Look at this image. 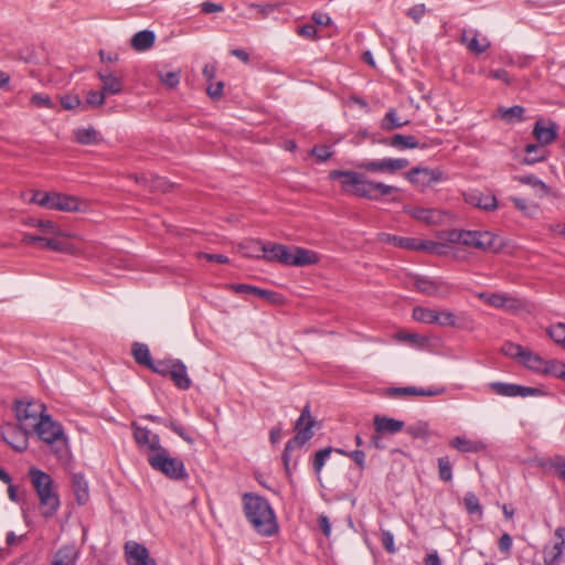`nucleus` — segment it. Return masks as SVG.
<instances>
[{"label":"nucleus","instance_id":"f257e3e1","mask_svg":"<svg viewBox=\"0 0 565 565\" xmlns=\"http://www.w3.org/2000/svg\"><path fill=\"white\" fill-rule=\"evenodd\" d=\"M329 178L341 180V188L344 192L370 201H380L382 196L399 192L397 186L371 180L356 171L332 170Z\"/></svg>","mask_w":565,"mask_h":565},{"label":"nucleus","instance_id":"f03ea898","mask_svg":"<svg viewBox=\"0 0 565 565\" xmlns=\"http://www.w3.org/2000/svg\"><path fill=\"white\" fill-rule=\"evenodd\" d=\"M243 512L253 529L262 536H273L278 532L276 514L267 499L246 492L242 497Z\"/></svg>","mask_w":565,"mask_h":565},{"label":"nucleus","instance_id":"7ed1b4c3","mask_svg":"<svg viewBox=\"0 0 565 565\" xmlns=\"http://www.w3.org/2000/svg\"><path fill=\"white\" fill-rule=\"evenodd\" d=\"M263 259L286 266L303 267L317 264L319 256L316 252L298 246L288 247L282 244L265 242Z\"/></svg>","mask_w":565,"mask_h":565},{"label":"nucleus","instance_id":"20e7f679","mask_svg":"<svg viewBox=\"0 0 565 565\" xmlns=\"http://www.w3.org/2000/svg\"><path fill=\"white\" fill-rule=\"evenodd\" d=\"M29 477L39 497L42 515L44 518H52L60 508V498L54 488L52 477L35 467L30 468Z\"/></svg>","mask_w":565,"mask_h":565},{"label":"nucleus","instance_id":"39448f33","mask_svg":"<svg viewBox=\"0 0 565 565\" xmlns=\"http://www.w3.org/2000/svg\"><path fill=\"white\" fill-rule=\"evenodd\" d=\"M31 434H36L39 439L51 446V449L57 457H62L66 451V436L62 425L46 415L40 420Z\"/></svg>","mask_w":565,"mask_h":565},{"label":"nucleus","instance_id":"423d86ee","mask_svg":"<svg viewBox=\"0 0 565 565\" xmlns=\"http://www.w3.org/2000/svg\"><path fill=\"white\" fill-rule=\"evenodd\" d=\"M149 466L171 480H184L188 472L181 459L172 457L164 447L159 452L149 454L147 457Z\"/></svg>","mask_w":565,"mask_h":565},{"label":"nucleus","instance_id":"0eeeda50","mask_svg":"<svg viewBox=\"0 0 565 565\" xmlns=\"http://www.w3.org/2000/svg\"><path fill=\"white\" fill-rule=\"evenodd\" d=\"M14 412L18 426L30 433L40 420L49 415L46 406L39 401H18L14 403Z\"/></svg>","mask_w":565,"mask_h":565},{"label":"nucleus","instance_id":"6e6552de","mask_svg":"<svg viewBox=\"0 0 565 565\" xmlns=\"http://www.w3.org/2000/svg\"><path fill=\"white\" fill-rule=\"evenodd\" d=\"M405 158H384L379 160H363L355 163L356 168L372 173H395L408 167Z\"/></svg>","mask_w":565,"mask_h":565},{"label":"nucleus","instance_id":"1a4fd4ad","mask_svg":"<svg viewBox=\"0 0 565 565\" xmlns=\"http://www.w3.org/2000/svg\"><path fill=\"white\" fill-rule=\"evenodd\" d=\"M405 179L416 186L428 188L444 181L446 175L440 169L414 167L405 173Z\"/></svg>","mask_w":565,"mask_h":565},{"label":"nucleus","instance_id":"9d476101","mask_svg":"<svg viewBox=\"0 0 565 565\" xmlns=\"http://www.w3.org/2000/svg\"><path fill=\"white\" fill-rule=\"evenodd\" d=\"M134 429V438L139 448L149 454L159 452L164 447L161 445V440L158 434L152 433L146 427L139 426L136 422L131 424Z\"/></svg>","mask_w":565,"mask_h":565},{"label":"nucleus","instance_id":"9b49d317","mask_svg":"<svg viewBox=\"0 0 565 565\" xmlns=\"http://www.w3.org/2000/svg\"><path fill=\"white\" fill-rule=\"evenodd\" d=\"M491 391L501 396L508 397H527V396H541L544 395V392L537 387L522 386L519 384L503 383V382H492L489 384Z\"/></svg>","mask_w":565,"mask_h":565},{"label":"nucleus","instance_id":"f8f14e48","mask_svg":"<svg viewBox=\"0 0 565 565\" xmlns=\"http://www.w3.org/2000/svg\"><path fill=\"white\" fill-rule=\"evenodd\" d=\"M415 287L419 292L429 297L446 298L451 292V286L448 282L428 277H417Z\"/></svg>","mask_w":565,"mask_h":565},{"label":"nucleus","instance_id":"ddd939ff","mask_svg":"<svg viewBox=\"0 0 565 565\" xmlns=\"http://www.w3.org/2000/svg\"><path fill=\"white\" fill-rule=\"evenodd\" d=\"M312 436L313 431H310L309 427H305V429L297 433L291 439L287 441L281 456L284 468L287 475H291L292 470L296 468V462L291 465V451L296 448L302 447L312 438Z\"/></svg>","mask_w":565,"mask_h":565},{"label":"nucleus","instance_id":"4468645a","mask_svg":"<svg viewBox=\"0 0 565 565\" xmlns=\"http://www.w3.org/2000/svg\"><path fill=\"white\" fill-rule=\"evenodd\" d=\"M30 434V431H26L20 426L12 424H8L2 428L3 440L18 452H23L26 450Z\"/></svg>","mask_w":565,"mask_h":565},{"label":"nucleus","instance_id":"2eb2a0df","mask_svg":"<svg viewBox=\"0 0 565 565\" xmlns=\"http://www.w3.org/2000/svg\"><path fill=\"white\" fill-rule=\"evenodd\" d=\"M22 243L28 246H39L43 249H50L60 253H64L70 249V244L58 239L57 236L45 237L40 235L24 234L22 237Z\"/></svg>","mask_w":565,"mask_h":565},{"label":"nucleus","instance_id":"dca6fc26","mask_svg":"<svg viewBox=\"0 0 565 565\" xmlns=\"http://www.w3.org/2000/svg\"><path fill=\"white\" fill-rule=\"evenodd\" d=\"M126 561L128 565H157L150 557L147 547L137 542H127L125 545Z\"/></svg>","mask_w":565,"mask_h":565},{"label":"nucleus","instance_id":"f3484780","mask_svg":"<svg viewBox=\"0 0 565 565\" xmlns=\"http://www.w3.org/2000/svg\"><path fill=\"white\" fill-rule=\"evenodd\" d=\"M465 202L471 206L484 210L494 211L498 207L497 199L493 194L481 192L479 190H472L463 194Z\"/></svg>","mask_w":565,"mask_h":565},{"label":"nucleus","instance_id":"a211bd4d","mask_svg":"<svg viewBox=\"0 0 565 565\" xmlns=\"http://www.w3.org/2000/svg\"><path fill=\"white\" fill-rule=\"evenodd\" d=\"M445 387L439 388H422L416 386L391 387L387 394L391 397L399 396H437L445 393Z\"/></svg>","mask_w":565,"mask_h":565},{"label":"nucleus","instance_id":"6ab92c4d","mask_svg":"<svg viewBox=\"0 0 565 565\" xmlns=\"http://www.w3.org/2000/svg\"><path fill=\"white\" fill-rule=\"evenodd\" d=\"M408 214L420 222H424L428 225H436L444 222L445 213L434 209H425V207H412L408 210Z\"/></svg>","mask_w":565,"mask_h":565},{"label":"nucleus","instance_id":"aec40b11","mask_svg":"<svg viewBox=\"0 0 565 565\" xmlns=\"http://www.w3.org/2000/svg\"><path fill=\"white\" fill-rule=\"evenodd\" d=\"M136 182L151 192H167L171 186L164 178L152 173L137 174Z\"/></svg>","mask_w":565,"mask_h":565},{"label":"nucleus","instance_id":"412c9836","mask_svg":"<svg viewBox=\"0 0 565 565\" xmlns=\"http://www.w3.org/2000/svg\"><path fill=\"white\" fill-rule=\"evenodd\" d=\"M533 135L541 146L550 145L557 137V126L552 121L548 126H545L544 121L540 119L534 125Z\"/></svg>","mask_w":565,"mask_h":565},{"label":"nucleus","instance_id":"4be33fe9","mask_svg":"<svg viewBox=\"0 0 565 565\" xmlns=\"http://www.w3.org/2000/svg\"><path fill=\"white\" fill-rule=\"evenodd\" d=\"M50 210L75 212L79 210V203L75 196L53 192Z\"/></svg>","mask_w":565,"mask_h":565},{"label":"nucleus","instance_id":"5701e85b","mask_svg":"<svg viewBox=\"0 0 565 565\" xmlns=\"http://www.w3.org/2000/svg\"><path fill=\"white\" fill-rule=\"evenodd\" d=\"M502 247L500 237L491 232L478 231L477 239L475 242V248L484 252H497Z\"/></svg>","mask_w":565,"mask_h":565},{"label":"nucleus","instance_id":"b1692460","mask_svg":"<svg viewBox=\"0 0 565 565\" xmlns=\"http://www.w3.org/2000/svg\"><path fill=\"white\" fill-rule=\"evenodd\" d=\"M404 422L387 416L376 415L374 417V428L376 434H396L404 428Z\"/></svg>","mask_w":565,"mask_h":565},{"label":"nucleus","instance_id":"393cba45","mask_svg":"<svg viewBox=\"0 0 565 565\" xmlns=\"http://www.w3.org/2000/svg\"><path fill=\"white\" fill-rule=\"evenodd\" d=\"M78 556L79 552L75 545H63L54 554L52 565H75Z\"/></svg>","mask_w":565,"mask_h":565},{"label":"nucleus","instance_id":"a878e982","mask_svg":"<svg viewBox=\"0 0 565 565\" xmlns=\"http://www.w3.org/2000/svg\"><path fill=\"white\" fill-rule=\"evenodd\" d=\"M156 41V34L150 30H142L137 32L130 40L131 47L137 52H145L150 50Z\"/></svg>","mask_w":565,"mask_h":565},{"label":"nucleus","instance_id":"bb28decb","mask_svg":"<svg viewBox=\"0 0 565 565\" xmlns=\"http://www.w3.org/2000/svg\"><path fill=\"white\" fill-rule=\"evenodd\" d=\"M387 145H390L393 148H396L398 150L404 149H415L420 148L425 149L427 148L426 143H420L416 137L414 136H406V135H394L392 138H390L388 141H386Z\"/></svg>","mask_w":565,"mask_h":565},{"label":"nucleus","instance_id":"cd10ccee","mask_svg":"<svg viewBox=\"0 0 565 565\" xmlns=\"http://www.w3.org/2000/svg\"><path fill=\"white\" fill-rule=\"evenodd\" d=\"M72 489L79 505H83L88 501V482L82 473H74L72 476Z\"/></svg>","mask_w":565,"mask_h":565},{"label":"nucleus","instance_id":"c85d7f7f","mask_svg":"<svg viewBox=\"0 0 565 565\" xmlns=\"http://www.w3.org/2000/svg\"><path fill=\"white\" fill-rule=\"evenodd\" d=\"M450 446L461 452H479L486 449V445L482 441L471 440L465 436L452 438Z\"/></svg>","mask_w":565,"mask_h":565},{"label":"nucleus","instance_id":"c756f323","mask_svg":"<svg viewBox=\"0 0 565 565\" xmlns=\"http://www.w3.org/2000/svg\"><path fill=\"white\" fill-rule=\"evenodd\" d=\"M170 377L180 390H188L191 386V380L186 373V366L179 360L174 361Z\"/></svg>","mask_w":565,"mask_h":565},{"label":"nucleus","instance_id":"7c9ffc66","mask_svg":"<svg viewBox=\"0 0 565 565\" xmlns=\"http://www.w3.org/2000/svg\"><path fill=\"white\" fill-rule=\"evenodd\" d=\"M131 354L139 365L145 367H152V358L149 347L145 343L134 342L131 348Z\"/></svg>","mask_w":565,"mask_h":565},{"label":"nucleus","instance_id":"2f4dec72","mask_svg":"<svg viewBox=\"0 0 565 565\" xmlns=\"http://www.w3.org/2000/svg\"><path fill=\"white\" fill-rule=\"evenodd\" d=\"M265 242L260 239H246L239 244V249L244 256L249 258L263 259Z\"/></svg>","mask_w":565,"mask_h":565},{"label":"nucleus","instance_id":"473e14b6","mask_svg":"<svg viewBox=\"0 0 565 565\" xmlns=\"http://www.w3.org/2000/svg\"><path fill=\"white\" fill-rule=\"evenodd\" d=\"M563 543L555 542L551 546H545L543 548V562L544 565H559L563 555Z\"/></svg>","mask_w":565,"mask_h":565},{"label":"nucleus","instance_id":"72a5a7b5","mask_svg":"<svg viewBox=\"0 0 565 565\" xmlns=\"http://www.w3.org/2000/svg\"><path fill=\"white\" fill-rule=\"evenodd\" d=\"M520 363L529 370H532L536 373H542L544 366L546 365V360L533 351L526 349Z\"/></svg>","mask_w":565,"mask_h":565},{"label":"nucleus","instance_id":"f704fd0d","mask_svg":"<svg viewBox=\"0 0 565 565\" xmlns=\"http://www.w3.org/2000/svg\"><path fill=\"white\" fill-rule=\"evenodd\" d=\"M75 141L81 145H95L103 140L94 128H78L74 131Z\"/></svg>","mask_w":565,"mask_h":565},{"label":"nucleus","instance_id":"c9c22d12","mask_svg":"<svg viewBox=\"0 0 565 565\" xmlns=\"http://www.w3.org/2000/svg\"><path fill=\"white\" fill-rule=\"evenodd\" d=\"M408 124V120L401 121L397 111L394 108L388 109V111L385 114L384 118L381 121V128L385 131H392L398 128H402L403 126H406Z\"/></svg>","mask_w":565,"mask_h":565},{"label":"nucleus","instance_id":"e433bc0d","mask_svg":"<svg viewBox=\"0 0 565 565\" xmlns=\"http://www.w3.org/2000/svg\"><path fill=\"white\" fill-rule=\"evenodd\" d=\"M103 85L99 90H89L86 95L85 105L89 107H98L104 103L106 96V76L99 73Z\"/></svg>","mask_w":565,"mask_h":565},{"label":"nucleus","instance_id":"4c0bfd02","mask_svg":"<svg viewBox=\"0 0 565 565\" xmlns=\"http://www.w3.org/2000/svg\"><path fill=\"white\" fill-rule=\"evenodd\" d=\"M513 179L522 184L530 185L533 189H539L542 192L541 195H546L550 192V188L546 185V183L534 174L515 175Z\"/></svg>","mask_w":565,"mask_h":565},{"label":"nucleus","instance_id":"58836bf2","mask_svg":"<svg viewBox=\"0 0 565 565\" xmlns=\"http://www.w3.org/2000/svg\"><path fill=\"white\" fill-rule=\"evenodd\" d=\"M383 241L386 243L393 244L397 247L411 249V250H415L417 247L416 246L417 239L411 238V237H402V236H396V235H392V234H383Z\"/></svg>","mask_w":565,"mask_h":565},{"label":"nucleus","instance_id":"ea45409f","mask_svg":"<svg viewBox=\"0 0 565 565\" xmlns=\"http://www.w3.org/2000/svg\"><path fill=\"white\" fill-rule=\"evenodd\" d=\"M462 43L466 44L469 51L481 54L486 52L490 47V42L487 38H483L482 40H478V38L475 35L471 39H469L466 34L462 35Z\"/></svg>","mask_w":565,"mask_h":565},{"label":"nucleus","instance_id":"a19ab883","mask_svg":"<svg viewBox=\"0 0 565 565\" xmlns=\"http://www.w3.org/2000/svg\"><path fill=\"white\" fill-rule=\"evenodd\" d=\"M413 318L418 322L434 324L438 319L437 310L425 307H415L413 309Z\"/></svg>","mask_w":565,"mask_h":565},{"label":"nucleus","instance_id":"79ce46f5","mask_svg":"<svg viewBox=\"0 0 565 565\" xmlns=\"http://www.w3.org/2000/svg\"><path fill=\"white\" fill-rule=\"evenodd\" d=\"M463 504L468 514H478L479 519L482 518L483 510L480 501L475 492L468 491L463 497Z\"/></svg>","mask_w":565,"mask_h":565},{"label":"nucleus","instance_id":"37998d69","mask_svg":"<svg viewBox=\"0 0 565 565\" xmlns=\"http://www.w3.org/2000/svg\"><path fill=\"white\" fill-rule=\"evenodd\" d=\"M500 114L502 119L508 122H521L524 119V108L519 105L509 108H501Z\"/></svg>","mask_w":565,"mask_h":565},{"label":"nucleus","instance_id":"c03bdc74","mask_svg":"<svg viewBox=\"0 0 565 565\" xmlns=\"http://www.w3.org/2000/svg\"><path fill=\"white\" fill-rule=\"evenodd\" d=\"M396 339L407 342L415 348H424L428 343V338L418 333L398 332Z\"/></svg>","mask_w":565,"mask_h":565},{"label":"nucleus","instance_id":"a18cd8bd","mask_svg":"<svg viewBox=\"0 0 565 565\" xmlns=\"http://www.w3.org/2000/svg\"><path fill=\"white\" fill-rule=\"evenodd\" d=\"M315 424L316 420L311 417L310 406L306 405L295 424V429L297 430V433H299L300 430L305 429V427H309L310 431H312V427L315 426Z\"/></svg>","mask_w":565,"mask_h":565},{"label":"nucleus","instance_id":"49530a36","mask_svg":"<svg viewBox=\"0 0 565 565\" xmlns=\"http://www.w3.org/2000/svg\"><path fill=\"white\" fill-rule=\"evenodd\" d=\"M416 246L417 247H416L415 250H426L428 253L437 254V255H441L446 250V245L445 244L439 243V242H434V241H419V239H417Z\"/></svg>","mask_w":565,"mask_h":565},{"label":"nucleus","instance_id":"de8ad7c7","mask_svg":"<svg viewBox=\"0 0 565 565\" xmlns=\"http://www.w3.org/2000/svg\"><path fill=\"white\" fill-rule=\"evenodd\" d=\"M525 348H523L522 345L518 344V343H513V342H505L502 347H501V352L511 358V359H515L518 360L519 362H521L522 358H523V354L525 352Z\"/></svg>","mask_w":565,"mask_h":565},{"label":"nucleus","instance_id":"09e8293b","mask_svg":"<svg viewBox=\"0 0 565 565\" xmlns=\"http://www.w3.org/2000/svg\"><path fill=\"white\" fill-rule=\"evenodd\" d=\"M333 451L332 447H326L323 449L318 450L315 454L313 460H312V467L316 473H320L327 459L330 457L331 452Z\"/></svg>","mask_w":565,"mask_h":565},{"label":"nucleus","instance_id":"8fccbe9b","mask_svg":"<svg viewBox=\"0 0 565 565\" xmlns=\"http://www.w3.org/2000/svg\"><path fill=\"white\" fill-rule=\"evenodd\" d=\"M564 371L565 363L558 360H546V365L544 366L542 374L561 379V374H563Z\"/></svg>","mask_w":565,"mask_h":565},{"label":"nucleus","instance_id":"3c124183","mask_svg":"<svg viewBox=\"0 0 565 565\" xmlns=\"http://www.w3.org/2000/svg\"><path fill=\"white\" fill-rule=\"evenodd\" d=\"M438 476L445 482L452 480V467L448 457L438 458Z\"/></svg>","mask_w":565,"mask_h":565},{"label":"nucleus","instance_id":"603ef678","mask_svg":"<svg viewBox=\"0 0 565 565\" xmlns=\"http://www.w3.org/2000/svg\"><path fill=\"white\" fill-rule=\"evenodd\" d=\"M548 337L557 344H565V323L558 322L546 330Z\"/></svg>","mask_w":565,"mask_h":565},{"label":"nucleus","instance_id":"864d4df0","mask_svg":"<svg viewBox=\"0 0 565 565\" xmlns=\"http://www.w3.org/2000/svg\"><path fill=\"white\" fill-rule=\"evenodd\" d=\"M30 103L38 108H47L52 109L54 107V103L51 97L46 94L36 93L31 96Z\"/></svg>","mask_w":565,"mask_h":565},{"label":"nucleus","instance_id":"5fc2aeb1","mask_svg":"<svg viewBox=\"0 0 565 565\" xmlns=\"http://www.w3.org/2000/svg\"><path fill=\"white\" fill-rule=\"evenodd\" d=\"M548 467L554 470L555 475L565 482V458L555 456L548 461Z\"/></svg>","mask_w":565,"mask_h":565},{"label":"nucleus","instance_id":"6e6d98bb","mask_svg":"<svg viewBox=\"0 0 565 565\" xmlns=\"http://www.w3.org/2000/svg\"><path fill=\"white\" fill-rule=\"evenodd\" d=\"M61 105L66 110H73L79 107L85 109V105L77 95H65L61 97Z\"/></svg>","mask_w":565,"mask_h":565},{"label":"nucleus","instance_id":"4d7b16f0","mask_svg":"<svg viewBox=\"0 0 565 565\" xmlns=\"http://www.w3.org/2000/svg\"><path fill=\"white\" fill-rule=\"evenodd\" d=\"M36 227L44 234H52L54 236H61V228L52 221L40 220L36 222Z\"/></svg>","mask_w":565,"mask_h":565},{"label":"nucleus","instance_id":"13d9d810","mask_svg":"<svg viewBox=\"0 0 565 565\" xmlns=\"http://www.w3.org/2000/svg\"><path fill=\"white\" fill-rule=\"evenodd\" d=\"M53 192L35 191L32 195V202L40 206L50 209L52 203Z\"/></svg>","mask_w":565,"mask_h":565},{"label":"nucleus","instance_id":"bf43d9fd","mask_svg":"<svg viewBox=\"0 0 565 565\" xmlns=\"http://www.w3.org/2000/svg\"><path fill=\"white\" fill-rule=\"evenodd\" d=\"M437 321L436 324L440 327H456V316L450 311H437Z\"/></svg>","mask_w":565,"mask_h":565},{"label":"nucleus","instance_id":"052dcab7","mask_svg":"<svg viewBox=\"0 0 565 565\" xmlns=\"http://www.w3.org/2000/svg\"><path fill=\"white\" fill-rule=\"evenodd\" d=\"M172 365H174V361H152V367H148L152 372H156L161 375H170L172 371Z\"/></svg>","mask_w":565,"mask_h":565},{"label":"nucleus","instance_id":"680f3d73","mask_svg":"<svg viewBox=\"0 0 565 565\" xmlns=\"http://www.w3.org/2000/svg\"><path fill=\"white\" fill-rule=\"evenodd\" d=\"M248 8L255 10L260 18L265 19L276 10V4L273 3H249Z\"/></svg>","mask_w":565,"mask_h":565},{"label":"nucleus","instance_id":"e2e57ef3","mask_svg":"<svg viewBox=\"0 0 565 565\" xmlns=\"http://www.w3.org/2000/svg\"><path fill=\"white\" fill-rule=\"evenodd\" d=\"M510 300H512V298L504 294H491L488 298V305L494 308H503Z\"/></svg>","mask_w":565,"mask_h":565},{"label":"nucleus","instance_id":"0e129e2a","mask_svg":"<svg viewBox=\"0 0 565 565\" xmlns=\"http://www.w3.org/2000/svg\"><path fill=\"white\" fill-rule=\"evenodd\" d=\"M168 427L188 444H193V438L186 433L185 428L182 425L171 419L169 422Z\"/></svg>","mask_w":565,"mask_h":565},{"label":"nucleus","instance_id":"69168bd1","mask_svg":"<svg viewBox=\"0 0 565 565\" xmlns=\"http://www.w3.org/2000/svg\"><path fill=\"white\" fill-rule=\"evenodd\" d=\"M168 427L188 444H193V438L186 433L185 428L182 425L171 419L169 422Z\"/></svg>","mask_w":565,"mask_h":565},{"label":"nucleus","instance_id":"338daca9","mask_svg":"<svg viewBox=\"0 0 565 565\" xmlns=\"http://www.w3.org/2000/svg\"><path fill=\"white\" fill-rule=\"evenodd\" d=\"M438 238L441 241H446L448 243H459L460 244L461 231H459V230L441 231L438 233Z\"/></svg>","mask_w":565,"mask_h":565},{"label":"nucleus","instance_id":"774afa93","mask_svg":"<svg viewBox=\"0 0 565 565\" xmlns=\"http://www.w3.org/2000/svg\"><path fill=\"white\" fill-rule=\"evenodd\" d=\"M160 81L168 87L174 88L180 83V75L177 72L160 74Z\"/></svg>","mask_w":565,"mask_h":565}]
</instances>
